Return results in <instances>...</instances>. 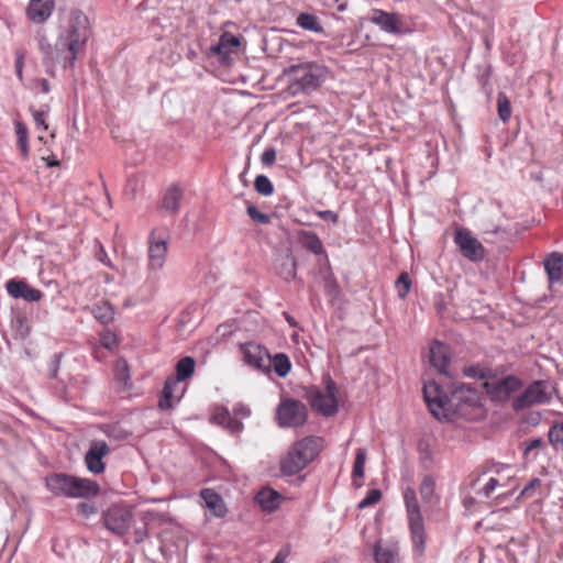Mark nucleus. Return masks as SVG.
<instances>
[{
    "label": "nucleus",
    "mask_w": 563,
    "mask_h": 563,
    "mask_svg": "<svg viewBox=\"0 0 563 563\" xmlns=\"http://www.w3.org/2000/svg\"><path fill=\"white\" fill-rule=\"evenodd\" d=\"M115 371L118 378L126 385L130 380V373L126 361L123 358L119 360L115 365Z\"/></svg>",
    "instance_id": "obj_47"
},
{
    "label": "nucleus",
    "mask_w": 563,
    "mask_h": 563,
    "mask_svg": "<svg viewBox=\"0 0 563 563\" xmlns=\"http://www.w3.org/2000/svg\"><path fill=\"white\" fill-rule=\"evenodd\" d=\"M210 422L217 426L222 427L228 430L230 433H240L244 426L242 421L234 418L230 410L223 406H216L210 416Z\"/></svg>",
    "instance_id": "obj_18"
},
{
    "label": "nucleus",
    "mask_w": 563,
    "mask_h": 563,
    "mask_svg": "<svg viewBox=\"0 0 563 563\" xmlns=\"http://www.w3.org/2000/svg\"><path fill=\"white\" fill-rule=\"evenodd\" d=\"M404 500L407 510L409 530L412 541V550L416 555L422 558L426 550V530L420 506L416 492L412 487H407L404 492Z\"/></svg>",
    "instance_id": "obj_4"
},
{
    "label": "nucleus",
    "mask_w": 563,
    "mask_h": 563,
    "mask_svg": "<svg viewBox=\"0 0 563 563\" xmlns=\"http://www.w3.org/2000/svg\"><path fill=\"white\" fill-rule=\"evenodd\" d=\"M181 199V188L176 185H173L166 190V194L163 198L162 207L172 213H176L180 208Z\"/></svg>",
    "instance_id": "obj_29"
},
{
    "label": "nucleus",
    "mask_w": 563,
    "mask_h": 563,
    "mask_svg": "<svg viewBox=\"0 0 563 563\" xmlns=\"http://www.w3.org/2000/svg\"><path fill=\"white\" fill-rule=\"evenodd\" d=\"M545 443L541 438L531 439L525 442L523 455L526 459H534L537 456L534 451L543 449Z\"/></svg>",
    "instance_id": "obj_41"
},
{
    "label": "nucleus",
    "mask_w": 563,
    "mask_h": 563,
    "mask_svg": "<svg viewBox=\"0 0 563 563\" xmlns=\"http://www.w3.org/2000/svg\"><path fill=\"white\" fill-rule=\"evenodd\" d=\"M91 35L90 21L78 8L62 10L58 13L56 38L52 45L45 36L38 40V48L46 66L62 65L74 67L79 54L85 49Z\"/></svg>",
    "instance_id": "obj_1"
},
{
    "label": "nucleus",
    "mask_w": 563,
    "mask_h": 563,
    "mask_svg": "<svg viewBox=\"0 0 563 563\" xmlns=\"http://www.w3.org/2000/svg\"><path fill=\"white\" fill-rule=\"evenodd\" d=\"M487 394L493 400H506L522 387V382L514 375L504 378H493L483 383Z\"/></svg>",
    "instance_id": "obj_13"
},
{
    "label": "nucleus",
    "mask_w": 563,
    "mask_h": 563,
    "mask_svg": "<svg viewBox=\"0 0 563 563\" xmlns=\"http://www.w3.org/2000/svg\"><path fill=\"white\" fill-rule=\"evenodd\" d=\"M100 429L110 440L118 442L128 440L132 434L119 423H106Z\"/></svg>",
    "instance_id": "obj_32"
},
{
    "label": "nucleus",
    "mask_w": 563,
    "mask_h": 563,
    "mask_svg": "<svg viewBox=\"0 0 563 563\" xmlns=\"http://www.w3.org/2000/svg\"><path fill=\"white\" fill-rule=\"evenodd\" d=\"M420 495L424 503H437L439 497L435 494V481L432 476L426 475L420 485Z\"/></svg>",
    "instance_id": "obj_33"
},
{
    "label": "nucleus",
    "mask_w": 563,
    "mask_h": 563,
    "mask_svg": "<svg viewBox=\"0 0 563 563\" xmlns=\"http://www.w3.org/2000/svg\"><path fill=\"white\" fill-rule=\"evenodd\" d=\"M200 496L203 499L206 507L214 517L223 518L227 515L228 509L223 498L213 489L205 488L201 490Z\"/></svg>",
    "instance_id": "obj_24"
},
{
    "label": "nucleus",
    "mask_w": 563,
    "mask_h": 563,
    "mask_svg": "<svg viewBox=\"0 0 563 563\" xmlns=\"http://www.w3.org/2000/svg\"><path fill=\"white\" fill-rule=\"evenodd\" d=\"M307 417V407L299 400L284 399L276 409V420L280 428L300 427Z\"/></svg>",
    "instance_id": "obj_7"
},
{
    "label": "nucleus",
    "mask_w": 563,
    "mask_h": 563,
    "mask_svg": "<svg viewBox=\"0 0 563 563\" xmlns=\"http://www.w3.org/2000/svg\"><path fill=\"white\" fill-rule=\"evenodd\" d=\"M133 515L129 507L113 505L104 511L102 519L106 528L117 536H123L131 527Z\"/></svg>",
    "instance_id": "obj_11"
},
{
    "label": "nucleus",
    "mask_w": 563,
    "mask_h": 563,
    "mask_svg": "<svg viewBox=\"0 0 563 563\" xmlns=\"http://www.w3.org/2000/svg\"><path fill=\"white\" fill-rule=\"evenodd\" d=\"M109 453V446L104 441H93L85 455L87 470L93 474H101L106 465L103 457Z\"/></svg>",
    "instance_id": "obj_16"
},
{
    "label": "nucleus",
    "mask_w": 563,
    "mask_h": 563,
    "mask_svg": "<svg viewBox=\"0 0 563 563\" xmlns=\"http://www.w3.org/2000/svg\"><path fill=\"white\" fill-rule=\"evenodd\" d=\"M497 486L498 481L494 477H490L484 485V487L479 490V494L484 495L485 497H489Z\"/></svg>",
    "instance_id": "obj_51"
},
{
    "label": "nucleus",
    "mask_w": 563,
    "mask_h": 563,
    "mask_svg": "<svg viewBox=\"0 0 563 563\" xmlns=\"http://www.w3.org/2000/svg\"><path fill=\"white\" fill-rule=\"evenodd\" d=\"M464 374L467 377L483 379V378H486L487 371L485 368H483V367H479V366H468V367L464 368Z\"/></svg>",
    "instance_id": "obj_48"
},
{
    "label": "nucleus",
    "mask_w": 563,
    "mask_h": 563,
    "mask_svg": "<svg viewBox=\"0 0 563 563\" xmlns=\"http://www.w3.org/2000/svg\"><path fill=\"white\" fill-rule=\"evenodd\" d=\"M276 161V151L273 147H267L261 155V162L264 166H272Z\"/></svg>",
    "instance_id": "obj_49"
},
{
    "label": "nucleus",
    "mask_w": 563,
    "mask_h": 563,
    "mask_svg": "<svg viewBox=\"0 0 563 563\" xmlns=\"http://www.w3.org/2000/svg\"><path fill=\"white\" fill-rule=\"evenodd\" d=\"M33 119L37 128L42 126L44 130L47 129L44 120V113L40 111H33Z\"/></svg>",
    "instance_id": "obj_54"
},
{
    "label": "nucleus",
    "mask_w": 563,
    "mask_h": 563,
    "mask_svg": "<svg viewBox=\"0 0 563 563\" xmlns=\"http://www.w3.org/2000/svg\"><path fill=\"white\" fill-rule=\"evenodd\" d=\"M275 268L280 277L290 280L296 276L297 262L290 252H286L277 257Z\"/></svg>",
    "instance_id": "obj_27"
},
{
    "label": "nucleus",
    "mask_w": 563,
    "mask_h": 563,
    "mask_svg": "<svg viewBox=\"0 0 563 563\" xmlns=\"http://www.w3.org/2000/svg\"><path fill=\"white\" fill-rule=\"evenodd\" d=\"M287 322H289V324H292V319H287Z\"/></svg>",
    "instance_id": "obj_63"
},
{
    "label": "nucleus",
    "mask_w": 563,
    "mask_h": 563,
    "mask_svg": "<svg viewBox=\"0 0 563 563\" xmlns=\"http://www.w3.org/2000/svg\"><path fill=\"white\" fill-rule=\"evenodd\" d=\"M146 537V530H136V542H142L143 539Z\"/></svg>",
    "instance_id": "obj_58"
},
{
    "label": "nucleus",
    "mask_w": 563,
    "mask_h": 563,
    "mask_svg": "<svg viewBox=\"0 0 563 563\" xmlns=\"http://www.w3.org/2000/svg\"><path fill=\"white\" fill-rule=\"evenodd\" d=\"M423 397L431 413L438 419L445 417L446 412L451 409V400L448 395L442 390L440 385L433 380L424 382Z\"/></svg>",
    "instance_id": "obj_12"
},
{
    "label": "nucleus",
    "mask_w": 563,
    "mask_h": 563,
    "mask_svg": "<svg viewBox=\"0 0 563 563\" xmlns=\"http://www.w3.org/2000/svg\"><path fill=\"white\" fill-rule=\"evenodd\" d=\"M550 286L563 278V254L551 253L543 261Z\"/></svg>",
    "instance_id": "obj_23"
},
{
    "label": "nucleus",
    "mask_w": 563,
    "mask_h": 563,
    "mask_svg": "<svg viewBox=\"0 0 563 563\" xmlns=\"http://www.w3.org/2000/svg\"><path fill=\"white\" fill-rule=\"evenodd\" d=\"M454 242L459 246L462 255L467 260L477 262L484 258V246L477 239L472 235L468 230L457 229L455 232Z\"/></svg>",
    "instance_id": "obj_15"
},
{
    "label": "nucleus",
    "mask_w": 563,
    "mask_h": 563,
    "mask_svg": "<svg viewBox=\"0 0 563 563\" xmlns=\"http://www.w3.org/2000/svg\"><path fill=\"white\" fill-rule=\"evenodd\" d=\"M299 242L303 249L311 252L314 255L324 254V249L320 238L311 231H300Z\"/></svg>",
    "instance_id": "obj_28"
},
{
    "label": "nucleus",
    "mask_w": 563,
    "mask_h": 563,
    "mask_svg": "<svg viewBox=\"0 0 563 563\" xmlns=\"http://www.w3.org/2000/svg\"><path fill=\"white\" fill-rule=\"evenodd\" d=\"M5 289L12 298H21L30 302H37L43 297L41 290L30 287L29 284L22 279H9L5 283Z\"/></svg>",
    "instance_id": "obj_17"
},
{
    "label": "nucleus",
    "mask_w": 563,
    "mask_h": 563,
    "mask_svg": "<svg viewBox=\"0 0 563 563\" xmlns=\"http://www.w3.org/2000/svg\"><path fill=\"white\" fill-rule=\"evenodd\" d=\"M22 68H23V56H19L15 60V70L19 79H22Z\"/></svg>",
    "instance_id": "obj_57"
},
{
    "label": "nucleus",
    "mask_w": 563,
    "mask_h": 563,
    "mask_svg": "<svg viewBox=\"0 0 563 563\" xmlns=\"http://www.w3.org/2000/svg\"><path fill=\"white\" fill-rule=\"evenodd\" d=\"M287 322H289V324H292V319H287Z\"/></svg>",
    "instance_id": "obj_61"
},
{
    "label": "nucleus",
    "mask_w": 563,
    "mask_h": 563,
    "mask_svg": "<svg viewBox=\"0 0 563 563\" xmlns=\"http://www.w3.org/2000/svg\"><path fill=\"white\" fill-rule=\"evenodd\" d=\"M196 362L191 356L180 358L176 364V376L166 379L163 395L159 399L158 406L161 409L166 410L172 408V399L176 397L178 400L181 397L183 390L178 394L179 383L190 378L195 372Z\"/></svg>",
    "instance_id": "obj_5"
},
{
    "label": "nucleus",
    "mask_w": 563,
    "mask_h": 563,
    "mask_svg": "<svg viewBox=\"0 0 563 563\" xmlns=\"http://www.w3.org/2000/svg\"><path fill=\"white\" fill-rule=\"evenodd\" d=\"M549 441L555 450H563V423H555L550 428Z\"/></svg>",
    "instance_id": "obj_39"
},
{
    "label": "nucleus",
    "mask_w": 563,
    "mask_h": 563,
    "mask_svg": "<svg viewBox=\"0 0 563 563\" xmlns=\"http://www.w3.org/2000/svg\"><path fill=\"white\" fill-rule=\"evenodd\" d=\"M551 400L548 391V384L543 380H534L525 391L514 399L512 407L515 410H522L536 405L547 404Z\"/></svg>",
    "instance_id": "obj_10"
},
{
    "label": "nucleus",
    "mask_w": 563,
    "mask_h": 563,
    "mask_svg": "<svg viewBox=\"0 0 563 563\" xmlns=\"http://www.w3.org/2000/svg\"><path fill=\"white\" fill-rule=\"evenodd\" d=\"M15 134L18 139V147L24 157L29 155V133L24 123L19 120L14 121Z\"/></svg>",
    "instance_id": "obj_36"
},
{
    "label": "nucleus",
    "mask_w": 563,
    "mask_h": 563,
    "mask_svg": "<svg viewBox=\"0 0 563 563\" xmlns=\"http://www.w3.org/2000/svg\"><path fill=\"white\" fill-rule=\"evenodd\" d=\"M366 461V450L358 449L356 451L355 461L353 465V476L354 477H363L364 476V465Z\"/></svg>",
    "instance_id": "obj_42"
},
{
    "label": "nucleus",
    "mask_w": 563,
    "mask_h": 563,
    "mask_svg": "<svg viewBox=\"0 0 563 563\" xmlns=\"http://www.w3.org/2000/svg\"><path fill=\"white\" fill-rule=\"evenodd\" d=\"M254 186L256 191L265 197L271 196L274 191V186L272 181L265 175L256 176Z\"/></svg>",
    "instance_id": "obj_40"
},
{
    "label": "nucleus",
    "mask_w": 563,
    "mask_h": 563,
    "mask_svg": "<svg viewBox=\"0 0 563 563\" xmlns=\"http://www.w3.org/2000/svg\"><path fill=\"white\" fill-rule=\"evenodd\" d=\"M324 388H316L310 394L311 407L325 417L338 412V387L335 382L328 375L324 378Z\"/></svg>",
    "instance_id": "obj_6"
},
{
    "label": "nucleus",
    "mask_w": 563,
    "mask_h": 563,
    "mask_svg": "<svg viewBox=\"0 0 563 563\" xmlns=\"http://www.w3.org/2000/svg\"><path fill=\"white\" fill-rule=\"evenodd\" d=\"M169 234L166 229H154L148 238V268L161 271L166 261Z\"/></svg>",
    "instance_id": "obj_8"
},
{
    "label": "nucleus",
    "mask_w": 563,
    "mask_h": 563,
    "mask_svg": "<svg viewBox=\"0 0 563 563\" xmlns=\"http://www.w3.org/2000/svg\"><path fill=\"white\" fill-rule=\"evenodd\" d=\"M41 86H42V90L44 92H48L49 91V85H48V81L46 79H43L42 82H41Z\"/></svg>",
    "instance_id": "obj_60"
},
{
    "label": "nucleus",
    "mask_w": 563,
    "mask_h": 563,
    "mask_svg": "<svg viewBox=\"0 0 563 563\" xmlns=\"http://www.w3.org/2000/svg\"><path fill=\"white\" fill-rule=\"evenodd\" d=\"M317 216L325 221H331L335 223L338 221V214L331 210H320L317 212Z\"/></svg>",
    "instance_id": "obj_53"
},
{
    "label": "nucleus",
    "mask_w": 563,
    "mask_h": 563,
    "mask_svg": "<svg viewBox=\"0 0 563 563\" xmlns=\"http://www.w3.org/2000/svg\"><path fill=\"white\" fill-rule=\"evenodd\" d=\"M323 440L319 437H306L297 441L291 450L309 464L319 454L322 449Z\"/></svg>",
    "instance_id": "obj_19"
},
{
    "label": "nucleus",
    "mask_w": 563,
    "mask_h": 563,
    "mask_svg": "<svg viewBox=\"0 0 563 563\" xmlns=\"http://www.w3.org/2000/svg\"><path fill=\"white\" fill-rule=\"evenodd\" d=\"M92 314L100 323L108 324L114 319V308L108 301H102L92 308Z\"/></svg>",
    "instance_id": "obj_34"
},
{
    "label": "nucleus",
    "mask_w": 563,
    "mask_h": 563,
    "mask_svg": "<svg viewBox=\"0 0 563 563\" xmlns=\"http://www.w3.org/2000/svg\"><path fill=\"white\" fill-rule=\"evenodd\" d=\"M382 498V492L379 489H369L365 496L360 503L358 508L364 509L369 506H373L377 504Z\"/></svg>",
    "instance_id": "obj_44"
},
{
    "label": "nucleus",
    "mask_w": 563,
    "mask_h": 563,
    "mask_svg": "<svg viewBox=\"0 0 563 563\" xmlns=\"http://www.w3.org/2000/svg\"><path fill=\"white\" fill-rule=\"evenodd\" d=\"M243 361L253 368L269 373L272 371V357L267 350L260 344L249 342L241 345Z\"/></svg>",
    "instance_id": "obj_14"
},
{
    "label": "nucleus",
    "mask_w": 563,
    "mask_h": 563,
    "mask_svg": "<svg viewBox=\"0 0 563 563\" xmlns=\"http://www.w3.org/2000/svg\"><path fill=\"white\" fill-rule=\"evenodd\" d=\"M282 498V495L275 489L264 487L257 493L255 500L264 511L272 512L279 507Z\"/></svg>",
    "instance_id": "obj_26"
},
{
    "label": "nucleus",
    "mask_w": 563,
    "mask_h": 563,
    "mask_svg": "<svg viewBox=\"0 0 563 563\" xmlns=\"http://www.w3.org/2000/svg\"><path fill=\"white\" fill-rule=\"evenodd\" d=\"M497 109L498 115L503 122H507L511 117L510 102L504 92H499L497 96Z\"/></svg>",
    "instance_id": "obj_38"
},
{
    "label": "nucleus",
    "mask_w": 563,
    "mask_h": 563,
    "mask_svg": "<svg viewBox=\"0 0 563 563\" xmlns=\"http://www.w3.org/2000/svg\"><path fill=\"white\" fill-rule=\"evenodd\" d=\"M411 282L408 273H401L396 282V289L399 298L404 299L410 290Z\"/></svg>",
    "instance_id": "obj_43"
},
{
    "label": "nucleus",
    "mask_w": 563,
    "mask_h": 563,
    "mask_svg": "<svg viewBox=\"0 0 563 563\" xmlns=\"http://www.w3.org/2000/svg\"><path fill=\"white\" fill-rule=\"evenodd\" d=\"M79 508L86 516L96 514V508L92 505L80 504Z\"/></svg>",
    "instance_id": "obj_56"
},
{
    "label": "nucleus",
    "mask_w": 563,
    "mask_h": 563,
    "mask_svg": "<svg viewBox=\"0 0 563 563\" xmlns=\"http://www.w3.org/2000/svg\"><path fill=\"white\" fill-rule=\"evenodd\" d=\"M96 256L103 264L111 266V262H110L108 254L102 245H99V251L97 252Z\"/></svg>",
    "instance_id": "obj_55"
},
{
    "label": "nucleus",
    "mask_w": 563,
    "mask_h": 563,
    "mask_svg": "<svg viewBox=\"0 0 563 563\" xmlns=\"http://www.w3.org/2000/svg\"><path fill=\"white\" fill-rule=\"evenodd\" d=\"M367 20L379 27L380 31L393 34L401 35L407 33V27L404 22L402 15L398 12H388L382 9H372Z\"/></svg>",
    "instance_id": "obj_9"
},
{
    "label": "nucleus",
    "mask_w": 563,
    "mask_h": 563,
    "mask_svg": "<svg viewBox=\"0 0 563 563\" xmlns=\"http://www.w3.org/2000/svg\"><path fill=\"white\" fill-rule=\"evenodd\" d=\"M54 8L55 0H30L26 15L32 22L41 24L49 19Z\"/></svg>",
    "instance_id": "obj_21"
},
{
    "label": "nucleus",
    "mask_w": 563,
    "mask_h": 563,
    "mask_svg": "<svg viewBox=\"0 0 563 563\" xmlns=\"http://www.w3.org/2000/svg\"><path fill=\"white\" fill-rule=\"evenodd\" d=\"M375 563H401L397 543H377L374 548Z\"/></svg>",
    "instance_id": "obj_25"
},
{
    "label": "nucleus",
    "mask_w": 563,
    "mask_h": 563,
    "mask_svg": "<svg viewBox=\"0 0 563 563\" xmlns=\"http://www.w3.org/2000/svg\"><path fill=\"white\" fill-rule=\"evenodd\" d=\"M100 341H101V345L108 350H113L118 345L117 334L109 330L101 333Z\"/></svg>",
    "instance_id": "obj_46"
},
{
    "label": "nucleus",
    "mask_w": 563,
    "mask_h": 563,
    "mask_svg": "<svg viewBox=\"0 0 563 563\" xmlns=\"http://www.w3.org/2000/svg\"><path fill=\"white\" fill-rule=\"evenodd\" d=\"M246 212L251 219L261 224H268L272 220L269 214L258 211V209L253 205L247 207Z\"/></svg>",
    "instance_id": "obj_45"
},
{
    "label": "nucleus",
    "mask_w": 563,
    "mask_h": 563,
    "mask_svg": "<svg viewBox=\"0 0 563 563\" xmlns=\"http://www.w3.org/2000/svg\"><path fill=\"white\" fill-rule=\"evenodd\" d=\"M271 563H285V558L278 553Z\"/></svg>",
    "instance_id": "obj_59"
},
{
    "label": "nucleus",
    "mask_w": 563,
    "mask_h": 563,
    "mask_svg": "<svg viewBox=\"0 0 563 563\" xmlns=\"http://www.w3.org/2000/svg\"><path fill=\"white\" fill-rule=\"evenodd\" d=\"M430 364L434 367L440 374L444 376H449V364H450V351L448 345L434 341L430 346V355H429Z\"/></svg>",
    "instance_id": "obj_20"
},
{
    "label": "nucleus",
    "mask_w": 563,
    "mask_h": 563,
    "mask_svg": "<svg viewBox=\"0 0 563 563\" xmlns=\"http://www.w3.org/2000/svg\"><path fill=\"white\" fill-rule=\"evenodd\" d=\"M233 417L238 419L240 418H249L251 416V409L246 405L242 402H238L233 406L232 409Z\"/></svg>",
    "instance_id": "obj_50"
},
{
    "label": "nucleus",
    "mask_w": 563,
    "mask_h": 563,
    "mask_svg": "<svg viewBox=\"0 0 563 563\" xmlns=\"http://www.w3.org/2000/svg\"><path fill=\"white\" fill-rule=\"evenodd\" d=\"M241 45V38L240 36L233 35L229 32H224L217 44V46L213 48V51L219 55H228L232 52H234L235 48H238Z\"/></svg>",
    "instance_id": "obj_31"
},
{
    "label": "nucleus",
    "mask_w": 563,
    "mask_h": 563,
    "mask_svg": "<svg viewBox=\"0 0 563 563\" xmlns=\"http://www.w3.org/2000/svg\"><path fill=\"white\" fill-rule=\"evenodd\" d=\"M287 322H289V324H292V319H287Z\"/></svg>",
    "instance_id": "obj_62"
},
{
    "label": "nucleus",
    "mask_w": 563,
    "mask_h": 563,
    "mask_svg": "<svg viewBox=\"0 0 563 563\" xmlns=\"http://www.w3.org/2000/svg\"><path fill=\"white\" fill-rule=\"evenodd\" d=\"M541 486V481L539 478H532L530 483L521 490V496H531L532 492Z\"/></svg>",
    "instance_id": "obj_52"
},
{
    "label": "nucleus",
    "mask_w": 563,
    "mask_h": 563,
    "mask_svg": "<svg viewBox=\"0 0 563 563\" xmlns=\"http://www.w3.org/2000/svg\"><path fill=\"white\" fill-rule=\"evenodd\" d=\"M296 23L298 26H300L303 30L314 32V33H322L323 27L319 22V19L310 13H300L297 16Z\"/></svg>",
    "instance_id": "obj_35"
},
{
    "label": "nucleus",
    "mask_w": 563,
    "mask_h": 563,
    "mask_svg": "<svg viewBox=\"0 0 563 563\" xmlns=\"http://www.w3.org/2000/svg\"><path fill=\"white\" fill-rule=\"evenodd\" d=\"M308 464L300 459L295 451L290 450L280 463V470L285 475H295L303 470Z\"/></svg>",
    "instance_id": "obj_30"
},
{
    "label": "nucleus",
    "mask_w": 563,
    "mask_h": 563,
    "mask_svg": "<svg viewBox=\"0 0 563 563\" xmlns=\"http://www.w3.org/2000/svg\"><path fill=\"white\" fill-rule=\"evenodd\" d=\"M272 367L279 377H285L291 368L289 357L284 353H277L272 357Z\"/></svg>",
    "instance_id": "obj_37"
},
{
    "label": "nucleus",
    "mask_w": 563,
    "mask_h": 563,
    "mask_svg": "<svg viewBox=\"0 0 563 563\" xmlns=\"http://www.w3.org/2000/svg\"><path fill=\"white\" fill-rule=\"evenodd\" d=\"M289 89L292 95L310 93L317 90L329 76L327 66L318 63L291 65L287 69Z\"/></svg>",
    "instance_id": "obj_3"
},
{
    "label": "nucleus",
    "mask_w": 563,
    "mask_h": 563,
    "mask_svg": "<svg viewBox=\"0 0 563 563\" xmlns=\"http://www.w3.org/2000/svg\"><path fill=\"white\" fill-rule=\"evenodd\" d=\"M452 401H455L456 406L465 404L467 406L475 407L481 402V395L476 387L461 384L452 391Z\"/></svg>",
    "instance_id": "obj_22"
},
{
    "label": "nucleus",
    "mask_w": 563,
    "mask_h": 563,
    "mask_svg": "<svg viewBox=\"0 0 563 563\" xmlns=\"http://www.w3.org/2000/svg\"><path fill=\"white\" fill-rule=\"evenodd\" d=\"M45 484L54 495L68 498H91L99 493V485L95 481L64 473L47 476Z\"/></svg>",
    "instance_id": "obj_2"
}]
</instances>
